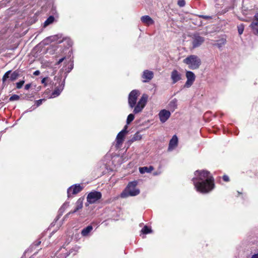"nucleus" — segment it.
<instances>
[{"label":"nucleus","instance_id":"nucleus-13","mask_svg":"<svg viewBox=\"0 0 258 258\" xmlns=\"http://www.w3.org/2000/svg\"><path fill=\"white\" fill-rule=\"evenodd\" d=\"M250 27L254 34L258 35V14L254 16V19L250 24Z\"/></svg>","mask_w":258,"mask_h":258},{"label":"nucleus","instance_id":"nucleus-2","mask_svg":"<svg viewBox=\"0 0 258 258\" xmlns=\"http://www.w3.org/2000/svg\"><path fill=\"white\" fill-rule=\"evenodd\" d=\"M140 95V91L138 90H133L128 95V103L130 108H134L133 112L135 114L139 113L142 111L145 107L148 98V96L144 94L137 103V99Z\"/></svg>","mask_w":258,"mask_h":258},{"label":"nucleus","instance_id":"nucleus-24","mask_svg":"<svg viewBox=\"0 0 258 258\" xmlns=\"http://www.w3.org/2000/svg\"><path fill=\"white\" fill-rule=\"evenodd\" d=\"M143 234H148L152 232L151 229L147 226H145L141 230Z\"/></svg>","mask_w":258,"mask_h":258},{"label":"nucleus","instance_id":"nucleus-32","mask_svg":"<svg viewBox=\"0 0 258 258\" xmlns=\"http://www.w3.org/2000/svg\"><path fill=\"white\" fill-rule=\"evenodd\" d=\"M65 59V57H63L61 58H60L56 63V65H58L61 62H62L64 59Z\"/></svg>","mask_w":258,"mask_h":258},{"label":"nucleus","instance_id":"nucleus-16","mask_svg":"<svg viewBox=\"0 0 258 258\" xmlns=\"http://www.w3.org/2000/svg\"><path fill=\"white\" fill-rule=\"evenodd\" d=\"M142 22L147 25H150L154 23V21L149 16H144L141 18Z\"/></svg>","mask_w":258,"mask_h":258},{"label":"nucleus","instance_id":"nucleus-30","mask_svg":"<svg viewBox=\"0 0 258 258\" xmlns=\"http://www.w3.org/2000/svg\"><path fill=\"white\" fill-rule=\"evenodd\" d=\"M177 4L180 7H183L185 5V2L184 0H178Z\"/></svg>","mask_w":258,"mask_h":258},{"label":"nucleus","instance_id":"nucleus-10","mask_svg":"<svg viewBox=\"0 0 258 258\" xmlns=\"http://www.w3.org/2000/svg\"><path fill=\"white\" fill-rule=\"evenodd\" d=\"M171 115L170 112L166 109H163L159 113V116L160 121L164 123L170 117Z\"/></svg>","mask_w":258,"mask_h":258},{"label":"nucleus","instance_id":"nucleus-31","mask_svg":"<svg viewBox=\"0 0 258 258\" xmlns=\"http://www.w3.org/2000/svg\"><path fill=\"white\" fill-rule=\"evenodd\" d=\"M199 17L202 18L206 20H209V19H211L212 18V17L211 16H206V15H199Z\"/></svg>","mask_w":258,"mask_h":258},{"label":"nucleus","instance_id":"nucleus-8","mask_svg":"<svg viewBox=\"0 0 258 258\" xmlns=\"http://www.w3.org/2000/svg\"><path fill=\"white\" fill-rule=\"evenodd\" d=\"M83 188L80 184H75L70 187L68 189V197H70L71 194L76 195L80 192Z\"/></svg>","mask_w":258,"mask_h":258},{"label":"nucleus","instance_id":"nucleus-25","mask_svg":"<svg viewBox=\"0 0 258 258\" xmlns=\"http://www.w3.org/2000/svg\"><path fill=\"white\" fill-rule=\"evenodd\" d=\"M11 73V71H8L4 74L2 78V81L3 84H4L7 80V79L9 78V75H10Z\"/></svg>","mask_w":258,"mask_h":258},{"label":"nucleus","instance_id":"nucleus-3","mask_svg":"<svg viewBox=\"0 0 258 258\" xmlns=\"http://www.w3.org/2000/svg\"><path fill=\"white\" fill-rule=\"evenodd\" d=\"M183 62L191 70L198 69L202 63L200 58L195 54L187 56L183 60Z\"/></svg>","mask_w":258,"mask_h":258},{"label":"nucleus","instance_id":"nucleus-21","mask_svg":"<svg viewBox=\"0 0 258 258\" xmlns=\"http://www.w3.org/2000/svg\"><path fill=\"white\" fill-rule=\"evenodd\" d=\"M19 76V72L18 71H15L11 74V76L10 77V80L11 81H14L18 78Z\"/></svg>","mask_w":258,"mask_h":258},{"label":"nucleus","instance_id":"nucleus-33","mask_svg":"<svg viewBox=\"0 0 258 258\" xmlns=\"http://www.w3.org/2000/svg\"><path fill=\"white\" fill-rule=\"evenodd\" d=\"M43 101V99H39V100H37L36 103L37 106H39L42 103Z\"/></svg>","mask_w":258,"mask_h":258},{"label":"nucleus","instance_id":"nucleus-22","mask_svg":"<svg viewBox=\"0 0 258 258\" xmlns=\"http://www.w3.org/2000/svg\"><path fill=\"white\" fill-rule=\"evenodd\" d=\"M54 18L52 16H49L44 23V27H45L53 22Z\"/></svg>","mask_w":258,"mask_h":258},{"label":"nucleus","instance_id":"nucleus-11","mask_svg":"<svg viewBox=\"0 0 258 258\" xmlns=\"http://www.w3.org/2000/svg\"><path fill=\"white\" fill-rule=\"evenodd\" d=\"M154 77L153 72L149 70H145L142 75L143 82L147 83L151 81Z\"/></svg>","mask_w":258,"mask_h":258},{"label":"nucleus","instance_id":"nucleus-35","mask_svg":"<svg viewBox=\"0 0 258 258\" xmlns=\"http://www.w3.org/2000/svg\"><path fill=\"white\" fill-rule=\"evenodd\" d=\"M47 79V78H44L41 80V83L43 84L45 86H46V80Z\"/></svg>","mask_w":258,"mask_h":258},{"label":"nucleus","instance_id":"nucleus-17","mask_svg":"<svg viewBox=\"0 0 258 258\" xmlns=\"http://www.w3.org/2000/svg\"><path fill=\"white\" fill-rule=\"evenodd\" d=\"M93 230V227L91 225H89L86 228L83 229L81 231V234L83 236H87L89 235V233Z\"/></svg>","mask_w":258,"mask_h":258},{"label":"nucleus","instance_id":"nucleus-18","mask_svg":"<svg viewBox=\"0 0 258 258\" xmlns=\"http://www.w3.org/2000/svg\"><path fill=\"white\" fill-rule=\"evenodd\" d=\"M177 100L176 99H174L173 100H171L168 104L169 109L172 110V111H174V110L177 108Z\"/></svg>","mask_w":258,"mask_h":258},{"label":"nucleus","instance_id":"nucleus-28","mask_svg":"<svg viewBox=\"0 0 258 258\" xmlns=\"http://www.w3.org/2000/svg\"><path fill=\"white\" fill-rule=\"evenodd\" d=\"M19 99L20 96L19 95L14 94L10 97V98H9V100L10 101H17L19 100Z\"/></svg>","mask_w":258,"mask_h":258},{"label":"nucleus","instance_id":"nucleus-20","mask_svg":"<svg viewBox=\"0 0 258 258\" xmlns=\"http://www.w3.org/2000/svg\"><path fill=\"white\" fill-rule=\"evenodd\" d=\"M83 207V203L82 201H80V200H78L76 203V207L74 211H72L69 213V214L71 213H75L77 211H78L79 210L81 209Z\"/></svg>","mask_w":258,"mask_h":258},{"label":"nucleus","instance_id":"nucleus-5","mask_svg":"<svg viewBox=\"0 0 258 258\" xmlns=\"http://www.w3.org/2000/svg\"><path fill=\"white\" fill-rule=\"evenodd\" d=\"M102 194L100 192L94 191L90 192L87 197V202L89 204H94L101 198Z\"/></svg>","mask_w":258,"mask_h":258},{"label":"nucleus","instance_id":"nucleus-7","mask_svg":"<svg viewBox=\"0 0 258 258\" xmlns=\"http://www.w3.org/2000/svg\"><path fill=\"white\" fill-rule=\"evenodd\" d=\"M127 125H125L123 129L117 134L116 138V144L117 145H120L123 143L125 136L127 133Z\"/></svg>","mask_w":258,"mask_h":258},{"label":"nucleus","instance_id":"nucleus-9","mask_svg":"<svg viewBox=\"0 0 258 258\" xmlns=\"http://www.w3.org/2000/svg\"><path fill=\"white\" fill-rule=\"evenodd\" d=\"M205 39L203 37L199 35H195L193 37L192 41V47L194 48L200 46L204 41Z\"/></svg>","mask_w":258,"mask_h":258},{"label":"nucleus","instance_id":"nucleus-4","mask_svg":"<svg viewBox=\"0 0 258 258\" xmlns=\"http://www.w3.org/2000/svg\"><path fill=\"white\" fill-rule=\"evenodd\" d=\"M137 181L129 182L126 187L121 194L120 197L125 198L130 196L133 197L139 195L140 190L137 188Z\"/></svg>","mask_w":258,"mask_h":258},{"label":"nucleus","instance_id":"nucleus-38","mask_svg":"<svg viewBox=\"0 0 258 258\" xmlns=\"http://www.w3.org/2000/svg\"><path fill=\"white\" fill-rule=\"evenodd\" d=\"M225 42H226V40H223V42H222V43L220 44H217V46L219 47H220L222 45H224L225 43Z\"/></svg>","mask_w":258,"mask_h":258},{"label":"nucleus","instance_id":"nucleus-29","mask_svg":"<svg viewBox=\"0 0 258 258\" xmlns=\"http://www.w3.org/2000/svg\"><path fill=\"white\" fill-rule=\"evenodd\" d=\"M24 83H25L24 80H22V81H20V82L17 83H16L17 88H18V89L21 88L23 86V85L24 84Z\"/></svg>","mask_w":258,"mask_h":258},{"label":"nucleus","instance_id":"nucleus-6","mask_svg":"<svg viewBox=\"0 0 258 258\" xmlns=\"http://www.w3.org/2000/svg\"><path fill=\"white\" fill-rule=\"evenodd\" d=\"M185 76L187 80L185 83L184 86L186 88H189L195 82L196 80V75L192 72L186 71L185 72Z\"/></svg>","mask_w":258,"mask_h":258},{"label":"nucleus","instance_id":"nucleus-40","mask_svg":"<svg viewBox=\"0 0 258 258\" xmlns=\"http://www.w3.org/2000/svg\"><path fill=\"white\" fill-rule=\"evenodd\" d=\"M40 243H41V241H39L37 243L36 245H39L40 244Z\"/></svg>","mask_w":258,"mask_h":258},{"label":"nucleus","instance_id":"nucleus-37","mask_svg":"<svg viewBox=\"0 0 258 258\" xmlns=\"http://www.w3.org/2000/svg\"><path fill=\"white\" fill-rule=\"evenodd\" d=\"M40 71H38V70H37V71H35V72L33 73V75H34V76H38V75H40Z\"/></svg>","mask_w":258,"mask_h":258},{"label":"nucleus","instance_id":"nucleus-12","mask_svg":"<svg viewBox=\"0 0 258 258\" xmlns=\"http://www.w3.org/2000/svg\"><path fill=\"white\" fill-rule=\"evenodd\" d=\"M181 74L176 70H173L171 73V79L172 84H175L181 80Z\"/></svg>","mask_w":258,"mask_h":258},{"label":"nucleus","instance_id":"nucleus-14","mask_svg":"<svg viewBox=\"0 0 258 258\" xmlns=\"http://www.w3.org/2000/svg\"><path fill=\"white\" fill-rule=\"evenodd\" d=\"M177 143L178 138L176 135H174L169 142L168 150L171 151L174 149L177 146Z\"/></svg>","mask_w":258,"mask_h":258},{"label":"nucleus","instance_id":"nucleus-19","mask_svg":"<svg viewBox=\"0 0 258 258\" xmlns=\"http://www.w3.org/2000/svg\"><path fill=\"white\" fill-rule=\"evenodd\" d=\"M153 169H154V168L152 166H150L149 167H140L139 168L140 172L141 173H150L152 171H153Z\"/></svg>","mask_w":258,"mask_h":258},{"label":"nucleus","instance_id":"nucleus-23","mask_svg":"<svg viewBox=\"0 0 258 258\" xmlns=\"http://www.w3.org/2000/svg\"><path fill=\"white\" fill-rule=\"evenodd\" d=\"M142 139V136L139 134V133L137 132L136 133L133 138L130 140V142L131 143H133L136 141H139Z\"/></svg>","mask_w":258,"mask_h":258},{"label":"nucleus","instance_id":"nucleus-41","mask_svg":"<svg viewBox=\"0 0 258 258\" xmlns=\"http://www.w3.org/2000/svg\"><path fill=\"white\" fill-rule=\"evenodd\" d=\"M22 258H24L23 257H22Z\"/></svg>","mask_w":258,"mask_h":258},{"label":"nucleus","instance_id":"nucleus-39","mask_svg":"<svg viewBox=\"0 0 258 258\" xmlns=\"http://www.w3.org/2000/svg\"><path fill=\"white\" fill-rule=\"evenodd\" d=\"M251 258H258V253L252 255Z\"/></svg>","mask_w":258,"mask_h":258},{"label":"nucleus","instance_id":"nucleus-27","mask_svg":"<svg viewBox=\"0 0 258 258\" xmlns=\"http://www.w3.org/2000/svg\"><path fill=\"white\" fill-rule=\"evenodd\" d=\"M244 26L243 24H241L237 26L238 32L239 35H241L244 31Z\"/></svg>","mask_w":258,"mask_h":258},{"label":"nucleus","instance_id":"nucleus-36","mask_svg":"<svg viewBox=\"0 0 258 258\" xmlns=\"http://www.w3.org/2000/svg\"><path fill=\"white\" fill-rule=\"evenodd\" d=\"M31 86V84H27L25 86V89L28 90V89H29V88H30Z\"/></svg>","mask_w":258,"mask_h":258},{"label":"nucleus","instance_id":"nucleus-1","mask_svg":"<svg viewBox=\"0 0 258 258\" xmlns=\"http://www.w3.org/2000/svg\"><path fill=\"white\" fill-rule=\"evenodd\" d=\"M195 176L192 181L198 191L205 194L213 189L214 179L209 172L205 170H197L195 172Z\"/></svg>","mask_w":258,"mask_h":258},{"label":"nucleus","instance_id":"nucleus-15","mask_svg":"<svg viewBox=\"0 0 258 258\" xmlns=\"http://www.w3.org/2000/svg\"><path fill=\"white\" fill-rule=\"evenodd\" d=\"M64 86V80H63L62 81L61 84L59 85V86L58 87L56 88L54 90V91L52 93V96L53 97L58 96L60 94L61 91L63 90Z\"/></svg>","mask_w":258,"mask_h":258},{"label":"nucleus","instance_id":"nucleus-26","mask_svg":"<svg viewBox=\"0 0 258 258\" xmlns=\"http://www.w3.org/2000/svg\"><path fill=\"white\" fill-rule=\"evenodd\" d=\"M135 118V115L134 114H130L126 119L127 124H130Z\"/></svg>","mask_w":258,"mask_h":258},{"label":"nucleus","instance_id":"nucleus-34","mask_svg":"<svg viewBox=\"0 0 258 258\" xmlns=\"http://www.w3.org/2000/svg\"><path fill=\"white\" fill-rule=\"evenodd\" d=\"M223 179L225 181H228L229 180V177L227 175H224Z\"/></svg>","mask_w":258,"mask_h":258}]
</instances>
